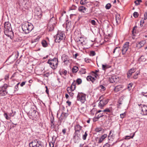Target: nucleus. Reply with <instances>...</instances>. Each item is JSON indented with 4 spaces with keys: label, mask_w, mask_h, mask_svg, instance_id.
Wrapping results in <instances>:
<instances>
[{
    "label": "nucleus",
    "mask_w": 147,
    "mask_h": 147,
    "mask_svg": "<svg viewBox=\"0 0 147 147\" xmlns=\"http://www.w3.org/2000/svg\"><path fill=\"white\" fill-rule=\"evenodd\" d=\"M144 20H145L147 19V11L145 12L144 14Z\"/></svg>",
    "instance_id": "3c124183"
},
{
    "label": "nucleus",
    "mask_w": 147,
    "mask_h": 147,
    "mask_svg": "<svg viewBox=\"0 0 147 147\" xmlns=\"http://www.w3.org/2000/svg\"><path fill=\"white\" fill-rule=\"evenodd\" d=\"M105 8L107 9H109L110 8V3H108L105 6Z\"/></svg>",
    "instance_id": "8fccbe9b"
},
{
    "label": "nucleus",
    "mask_w": 147,
    "mask_h": 147,
    "mask_svg": "<svg viewBox=\"0 0 147 147\" xmlns=\"http://www.w3.org/2000/svg\"><path fill=\"white\" fill-rule=\"evenodd\" d=\"M129 42H127L125 43L122 47L121 51H122V54L124 55L125 54L126 52L128 50L129 47Z\"/></svg>",
    "instance_id": "423d86ee"
},
{
    "label": "nucleus",
    "mask_w": 147,
    "mask_h": 147,
    "mask_svg": "<svg viewBox=\"0 0 147 147\" xmlns=\"http://www.w3.org/2000/svg\"><path fill=\"white\" fill-rule=\"evenodd\" d=\"M68 114L67 113L63 112L61 114L60 117L59 118V119L61 122L63 119H65L68 115Z\"/></svg>",
    "instance_id": "9b49d317"
},
{
    "label": "nucleus",
    "mask_w": 147,
    "mask_h": 147,
    "mask_svg": "<svg viewBox=\"0 0 147 147\" xmlns=\"http://www.w3.org/2000/svg\"><path fill=\"white\" fill-rule=\"evenodd\" d=\"M80 134L79 133L75 132L74 134L73 139L75 143L78 142L80 140Z\"/></svg>",
    "instance_id": "1a4fd4ad"
},
{
    "label": "nucleus",
    "mask_w": 147,
    "mask_h": 147,
    "mask_svg": "<svg viewBox=\"0 0 147 147\" xmlns=\"http://www.w3.org/2000/svg\"><path fill=\"white\" fill-rule=\"evenodd\" d=\"M51 67L53 69H55L57 67L58 64V61L57 58H55L53 59H50L47 61Z\"/></svg>",
    "instance_id": "f03ea898"
},
{
    "label": "nucleus",
    "mask_w": 147,
    "mask_h": 147,
    "mask_svg": "<svg viewBox=\"0 0 147 147\" xmlns=\"http://www.w3.org/2000/svg\"><path fill=\"white\" fill-rule=\"evenodd\" d=\"M116 21L117 23L118 24L120 22V18L119 17L117 18V16H115Z\"/></svg>",
    "instance_id": "09e8293b"
},
{
    "label": "nucleus",
    "mask_w": 147,
    "mask_h": 147,
    "mask_svg": "<svg viewBox=\"0 0 147 147\" xmlns=\"http://www.w3.org/2000/svg\"><path fill=\"white\" fill-rule=\"evenodd\" d=\"M132 85L133 84L131 83H130L128 85L127 88L129 90H131Z\"/></svg>",
    "instance_id": "a18cd8bd"
},
{
    "label": "nucleus",
    "mask_w": 147,
    "mask_h": 147,
    "mask_svg": "<svg viewBox=\"0 0 147 147\" xmlns=\"http://www.w3.org/2000/svg\"><path fill=\"white\" fill-rule=\"evenodd\" d=\"M78 67L76 66H74L72 69V71L74 73L78 71Z\"/></svg>",
    "instance_id": "c85d7f7f"
},
{
    "label": "nucleus",
    "mask_w": 147,
    "mask_h": 147,
    "mask_svg": "<svg viewBox=\"0 0 147 147\" xmlns=\"http://www.w3.org/2000/svg\"><path fill=\"white\" fill-rule=\"evenodd\" d=\"M123 87L121 85H119L116 86L114 88V90L115 92H117L123 89Z\"/></svg>",
    "instance_id": "a211bd4d"
},
{
    "label": "nucleus",
    "mask_w": 147,
    "mask_h": 147,
    "mask_svg": "<svg viewBox=\"0 0 147 147\" xmlns=\"http://www.w3.org/2000/svg\"><path fill=\"white\" fill-rule=\"evenodd\" d=\"M41 43L43 47H45L47 46V43L45 40H43L42 41Z\"/></svg>",
    "instance_id": "bb28decb"
},
{
    "label": "nucleus",
    "mask_w": 147,
    "mask_h": 147,
    "mask_svg": "<svg viewBox=\"0 0 147 147\" xmlns=\"http://www.w3.org/2000/svg\"><path fill=\"white\" fill-rule=\"evenodd\" d=\"M88 136V134L87 133V131L85 132V134L82 136V138L83 140H86V137Z\"/></svg>",
    "instance_id": "473e14b6"
},
{
    "label": "nucleus",
    "mask_w": 147,
    "mask_h": 147,
    "mask_svg": "<svg viewBox=\"0 0 147 147\" xmlns=\"http://www.w3.org/2000/svg\"><path fill=\"white\" fill-rule=\"evenodd\" d=\"M103 111L105 112H106V113L108 115V117L109 118L110 117V111L109 109H107L104 110Z\"/></svg>",
    "instance_id": "393cba45"
},
{
    "label": "nucleus",
    "mask_w": 147,
    "mask_h": 147,
    "mask_svg": "<svg viewBox=\"0 0 147 147\" xmlns=\"http://www.w3.org/2000/svg\"><path fill=\"white\" fill-rule=\"evenodd\" d=\"M3 115L6 119L9 120L10 119V117L8 115L7 113H4Z\"/></svg>",
    "instance_id": "2f4dec72"
},
{
    "label": "nucleus",
    "mask_w": 147,
    "mask_h": 147,
    "mask_svg": "<svg viewBox=\"0 0 147 147\" xmlns=\"http://www.w3.org/2000/svg\"><path fill=\"white\" fill-rule=\"evenodd\" d=\"M144 23V21L143 20H142L140 22V26L142 27L143 26V24Z\"/></svg>",
    "instance_id": "864d4df0"
},
{
    "label": "nucleus",
    "mask_w": 147,
    "mask_h": 147,
    "mask_svg": "<svg viewBox=\"0 0 147 147\" xmlns=\"http://www.w3.org/2000/svg\"><path fill=\"white\" fill-rule=\"evenodd\" d=\"M37 142H38V141L36 140H34L31 142L34 147L37 146Z\"/></svg>",
    "instance_id": "7c9ffc66"
},
{
    "label": "nucleus",
    "mask_w": 147,
    "mask_h": 147,
    "mask_svg": "<svg viewBox=\"0 0 147 147\" xmlns=\"http://www.w3.org/2000/svg\"><path fill=\"white\" fill-rule=\"evenodd\" d=\"M82 80L80 78H78L76 80V82L78 84H81L82 83Z\"/></svg>",
    "instance_id": "a19ab883"
},
{
    "label": "nucleus",
    "mask_w": 147,
    "mask_h": 147,
    "mask_svg": "<svg viewBox=\"0 0 147 147\" xmlns=\"http://www.w3.org/2000/svg\"><path fill=\"white\" fill-rule=\"evenodd\" d=\"M103 139L102 138H101V137L99 139V140L98 141V143H101L102 142V141H103Z\"/></svg>",
    "instance_id": "4d7b16f0"
},
{
    "label": "nucleus",
    "mask_w": 147,
    "mask_h": 147,
    "mask_svg": "<svg viewBox=\"0 0 147 147\" xmlns=\"http://www.w3.org/2000/svg\"><path fill=\"white\" fill-rule=\"evenodd\" d=\"M96 54L95 52L94 51H90V55L93 56H94Z\"/></svg>",
    "instance_id": "4c0bfd02"
},
{
    "label": "nucleus",
    "mask_w": 147,
    "mask_h": 147,
    "mask_svg": "<svg viewBox=\"0 0 147 147\" xmlns=\"http://www.w3.org/2000/svg\"><path fill=\"white\" fill-rule=\"evenodd\" d=\"M18 86H17V85H16L15 87V89L14 90L15 91H17L18 90Z\"/></svg>",
    "instance_id": "0e129e2a"
},
{
    "label": "nucleus",
    "mask_w": 147,
    "mask_h": 147,
    "mask_svg": "<svg viewBox=\"0 0 147 147\" xmlns=\"http://www.w3.org/2000/svg\"><path fill=\"white\" fill-rule=\"evenodd\" d=\"M119 81V78L115 76H113L111 77V83L117 82Z\"/></svg>",
    "instance_id": "f8f14e48"
},
{
    "label": "nucleus",
    "mask_w": 147,
    "mask_h": 147,
    "mask_svg": "<svg viewBox=\"0 0 147 147\" xmlns=\"http://www.w3.org/2000/svg\"><path fill=\"white\" fill-rule=\"evenodd\" d=\"M50 147H53L54 146V143L52 142H50L49 143Z\"/></svg>",
    "instance_id": "5fc2aeb1"
},
{
    "label": "nucleus",
    "mask_w": 147,
    "mask_h": 147,
    "mask_svg": "<svg viewBox=\"0 0 147 147\" xmlns=\"http://www.w3.org/2000/svg\"><path fill=\"white\" fill-rule=\"evenodd\" d=\"M77 100L83 103L86 101V95L82 93H78L77 97Z\"/></svg>",
    "instance_id": "39448f33"
},
{
    "label": "nucleus",
    "mask_w": 147,
    "mask_h": 147,
    "mask_svg": "<svg viewBox=\"0 0 147 147\" xmlns=\"http://www.w3.org/2000/svg\"><path fill=\"white\" fill-rule=\"evenodd\" d=\"M142 1V0H136L135 1L134 3L136 5H138L140 4V3Z\"/></svg>",
    "instance_id": "c9c22d12"
},
{
    "label": "nucleus",
    "mask_w": 147,
    "mask_h": 147,
    "mask_svg": "<svg viewBox=\"0 0 147 147\" xmlns=\"http://www.w3.org/2000/svg\"><path fill=\"white\" fill-rule=\"evenodd\" d=\"M51 128H53L54 127V123H51Z\"/></svg>",
    "instance_id": "680f3d73"
},
{
    "label": "nucleus",
    "mask_w": 147,
    "mask_h": 147,
    "mask_svg": "<svg viewBox=\"0 0 147 147\" xmlns=\"http://www.w3.org/2000/svg\"><path fill=\"white\" fill-rule=\"evenodd\" d=\"M90 22L93 26H96V25L95 21L94 20H91Z\"/></svg>",
    "instance_id": "58836bf2"
},
{
    "label": "nucleus",
    "mask_w": 147,
    "mask_h": 147,
    "mask_svg": "<svg viewBox=\"0 0 147 147\" xmlns=\"http://www.w3.org/2000/svg\"><path fill=\"white\" fill-rule=\"evenodd\" d=\"M107 137V135L106 134H104V135L102 136L101 138H102L103 140Z\"/></svg>",
    "instance_id": "052dcab7"
},
{
    "label": "nucleus",
    "mask_w": 147,
    "mask_h": 147,
    "mask_svg": "<svg viewBox=\"0 0 147 147\" xmlns=\"http://www.w3.org/2000/svg\"><path fill=\"white\" fill-rule=\"evenodd\" d=\"M121 51V49L119 47H116L114 49L113 51V54H118Z\"/></svg>",
    "instance_id": "4468645a"
},
{
    "label": "nucleus",
    "mask_w": 147,
    "mask_h": 147,
    "mask_svg": "<svg viewBox=\"0 0 147 147\" xmlns=\"http://www.w3.org/2000/svg\"><path fill=\"white\" fill-rule=\"evenodd\" d=\"M22 29L24 33L27 34L31 32L33 28V26L31 23L25 22L22 25Z\"/></svg>",
    "instance_id": "f257e3e1"
},
{
    "label": "nucleus",
    "mask_w": 147,
    "mask_h": 147,
    "mask_svg": "<svg viewBox=\"0 0 147 147\" xmlns=\"http://www.w3.org/2000/svg\"><path fill=\"white\" fill-rule=\"evenodd\" d=\"M68 93H69V95L71 96H72L74 95V93L72 92H70Z\"/></svg>",
    "instance_id": "338daca9"
},
{
    "label": "nucleus",
    "mask_w": 147,
    "mask_h": 147,
    "mask_svg": "<svg viewBox=\"0 0 147 147\" xmlns=\"http://www.w3.org/2000/svg\"><path fill=\"white\" fill-rule=\"evenodd\" d=\"M139 72H136L134 76H133V78L134 79H137L138 78L137 76H138V74H139Z\"/></svg>",
    "instance_id": "37998d69"
},
{
    "label": "nucleus",
    "mask_w": 147,
    "mask_h": 147,
    "mask_svg": "<svg viewBox=\"0 0 147 147\" xmlns=\"http://www.w3.org/2000/svg\"><path fill=\"white\" fill-rule=\"evenodd\" d=\"M80 72L81 74H85L86 73V69H84L81 68L80 71Z\"/></svg>",
    "instance_id": "72a5a7b5"
},
{
    "label": "nucleus",
    "mask_w": 147,
    "mask_h": 147,
    "mask_svg": "<svg viewBox=\"0 0 147 147\" xmlns=\"http://www.w3.org/2000/svg\"><path fill=\"white\" fill-rule=\"evenodd\" d=\"M139 62H144L146 60V59L144 56H142L138 59Z\"/></svg>",
    "instance_id": "a878e982"
},
{
    "label": "nucleus",
    "mask_w": 147,
    "mask_h": 147,
    "mask_svg": "<svg viewBox=\"0 0 147 147\" xmlns=\"http://www.w3.org/2000/svg\"><path fill=\"white\" fill-rule=\"evenodd\" d=\"M50 121L51 122V123H54V119L53 117L52 118H51L50 119Z\"/></svg>",
    "instance_id": "e2e57ef3"
},
{
    "label": "nucleus",
    "mask_w": 147,
    "mask_h": 147,
    "mask_svg": "<svg viewBox=\"0 0 147 147\" xmlns=\"http://www.w3.org/2000/svg\"><path fill=\"white\" fill-rule=\"evenodd\" d=\"M142 111L143 112V115H147V106L143 105L142 107Z\"/></svg>",
    "instance_id": "dca6fc26"
},
{
    "label": "nucleus",
    "mask_w": 147,
    "mask_h": 147,
    "mask_svg": "<svg viewBox=\"0 0 147 147\" xmlns=\"http://www.w3.org/2000/svg\"><path fill=\"white\" fill-rule=\"evenodd\" d=\"M78 9L81 12L85 13L86 9L85 7L81 6L79 7Z\"/></svg>",
    "instance_id": "4be33fe9"
},
{
    "label": "nucleus",
    "mask_w": 147,
    "mask_h": 147,
    "mask_svg": "<svg viewBox=\"0 0 147 147\" xmlns=\"http://www.w3.org/2000/svg\"><path fill=\"white\" fill-rule=\"evenodd\" d=\"M62 59L65 63L67 64L69 63V59L68 57L65 55H63L62 57Z\"/></svg>",
    "instance_id": "9d476101"
},
{
    "label": "nucleus",
    "mask_w": 147,
    "mask_h": 147,
    "mask_svg": "<svg viewBox=\"0 0 147 147\" xmlns=\"http://www.w3.org/2000/svg\"><path fill=\"white\" fill-rule=\"evenodd\" d=\"M77 41L78 43L79 44L82 46L85 45L86 44L85 39L83 37H80L78 38L77 39Z\"/></svg>",
    "instance_id": "0eeeda50"
},
{
    "label": "nucleus",
    "mask_w": 147,
    "mask_h": 147,
    "mask_svg": "<svg viewBox=\"0 0 147 147\" xmlns=\"http://www.w3.org/2000/svg\"><path fill=\"white\" fill-rule=\"evenodd\" d=\"M145 42L144 41L142 40L139 43L138 45H139V47L141 48L144 45Z\"/></svg>",
    "instance_id": "c756f323"
},
{
    "label": "nucleus",
    "mask_w": 147,
    "mask_h": 147,
    "mask_svg": "<svg viewBox=\"0 0 147 147\" xmlns=\"http://www.w3.org/2000/svg\"><path fill=\"white\" fill-rule=\"evenodd\" d=\"M55 25L49 24L48 23L47 27L49 31H51L54 29Z\"/></svg>",
    "instance_id": "aec40b11"
},
{
    "label": "nucleus",
    "mask_w": 147,
    "mask_h": 147,
    "mask_svg": "<svg viewBox=\"0 0 147 147\" xmlns=\"http://www.w3.org/2000/svg\"><path fill=\"white\" fill-rule=\"evenodd\" d=\"M9 87L6 84H4L3 86L0 87V96H4L6 95L8 93L6 89Z\"/></svg>",
    "instance_id": "20e7f679"
},
{
    "label": "nucleus",
    "mask_w": 147,
    "mask_h": 147,
    "mask_svg": "<svg viewBox=\"0 0 147 147\" xmlns=\"http://www.w3.org/2000/svg\"><path fill=\"white\" fill-rule=\"evenodd\" d=\"M4 33L6 35H8L9 32H12V28L9 22H5L4 23Z\"/></svg>",
    "instance_id": "7ed1b4c3"
},
{
    "label": "nucleus",
    "mask_w": 147,
    "mask_h": 147,
    "mask_svg": "<svg viewBox=\"0 0 147 147\" xmlns=\"http://www.w3.org/2000/svg\"><path fill=\"white\" fill-rule=\"evenodd\" d=\"M82 127L80 126L79 124H77L76 125L74 126V129L75 130V132L76 133H79L80 130H81Z\"/></svg>",
    "instance_id": "ddd939ff"
},
{
    "label": "nucleus",
    "mask_w": 147,
    "mask_h": 147,
    "mask_svg": "<svg viewBox=\"0 0 147 147\" xmlns=\"http://www.w3.org/2000/svg\"><path fill=\"white\" fill-rule=\"evenodd\" d=\"M29 146L30 147H34L31 142L29 143Z\"/></svg>",
    "instance_id": "774afa93"
},
{
    "label": "nucleus",
    "mask_w": 147,
    "mask_h": 147,
    "mask_svg": "<svg viewBox=\"0 0 147 147\" xmlns=\"http://www.w3.org/2000/svg\"><path fill=\"white\" fill-rule=\"evenodd\" d=\"M110 67V66L109 65L107 64L102 65V69L104 70H105Z\"/></svg>",
    "instance_id": "5701e85b"
},
{
    "label": "nucleus",
    "mask_w": 147,
    "mask_h": 147,
    "mask_svg": "<svg viewBox=\"0 0 147 147\" xmlns=\"http://www.w3.org/2000/svg\"><path fill=\"white\" fill-rule=\"evenodd\" d=\"M110 145L108 143H106L103 146V147H109Z\"/></svg>",
    "instance_id": "13d9d810"
},
{
    "label": "nucleus",
    "mask_w": 147,
    "mask_h": 147,
    "mask_svg": "<svg viewBox=\"0 0 147 147\" xmlns=\"http://www.w3.org/2000/svg\"><path fill=\"white\" fill-rule=\"evenodd\" d=\"M67 91L68 93H69L70 92H71L73 91L72 89L70 87H68L67 89Z\"/></svg>",
    "instance_id": "49530a36"
},
{
    "label": "nucleus",
    "mask_w": 147,
    "mask_h": 147,
    "mask_svg": "<svg viewBox=\"0 0 147 147\" xmlns=\"http://www.w3.org/2000/svg\"><path fill=\"white\" fill-rule=\"evenodd\" d=\"M135 135V133H134L132 136H126L125 137V139H129L130 138H133Z\"/></svg>",
    "instance_id": "de8ad7c7"
},
{
    "label": "nucleus",
    "mask_w": 147,
    "mask_h": 147,
    "mask_svg": "<svg viewBox=\"0 0 147 147\" xmlns=\"http://www.w3.org/2000/svg\"><path fill=\"white\" fill-rule=\"evenodd\" d=\"M139 14L138 13L136 12H135L133 13V16L135 18H137Z\"/></svg>",
    "instance_id": "79ce46f5"
},
{
    "label": "nucleus",
    "mask_w": 147,
    "mask_h": 147,
    "mask_svg": "<svg viewBox=\"0 0 147 147\" xmlns=\"http://www.w3.org/2000/svg\"><path fill=\"white\" fill-rule=\"evenodd\" d=\"M86 79L88 81H91L92 83H93L95 80L94 78L92 77L91 76H87L86 78Z\"/></svg>",
    "instance_id": "412c9836"
},
{
    "label": "nucleus",
    "mask_w": 147,
    "mask_h": 147,
    "mask_svg": "<svg viewBox=\"0 0 147 147\" xmlns=\"http://www.w3.org/2000/svg\"><path fill=\"white\" fill-rule=\"evenodd\" d=\"M37 146L38 147H40V146H42V147H44V145L43 144V143L41 142H38H38H37Z\"/></svg>",
    "instance_id": "f704fd0d"
},
{
    "label": "nucleus",
    "mask_w": 147,
    "mask_h": 147,
    "mask_svg": "<svg viewBox=\"0 0 147 147\" xmlns=\"http://www.w3.org/2000/svg\"><path fill=\"white\" fill-rule=\"evenodd\" d=\"M26 83V81L22 82L20 84L21 86L23 87L25 84Z\"/></svg>",
    "instance_id": "bf43d9fd"
},
{
    "label": "nucleus",
    "mask_w": 147,
    "mask_h": 147,
    "mask_svg": "<svg viewBox=\"0 0 147 147\" xmlns=\"http://www.w3.org/2000/svg\"><path fill=\"white\" fill-rule=\"evenodd\" d=\"M86 0H81L80 3L82 5H84L86 3Z\"/></svg>",
    "instance_id": "c03bdc74"
},
{
    "label": "nucleus",
    "mask_w": 147,
    "mask_h": 147,
    "mask_svg": "<svg viewBox=\"0 0 147 147\" xmlns=\"http://www.w3.org/2000/svg\"><path fill=\"white\" fill-rule=\"evenodd\" d=\"M96 111V109L93 108L90 111V113L91 115H93L94 114Z\"/></svg>",
    "instance_id": "ea45409f"
},
{
    "label": "nucleus",
    "mask_w": 147,
    "mask_h": 147,
    "mask_svg": "<svg viewBox=\"0 0 147 147\" xmlns=\"http://www.w3.org/2000/svg\"><path fill=\"white\" fill-rule=\"evenodd\" d=\"M123 99L122 98H121L119 99L118 102L119 103V105H121L122 104L121 102H122Z\"/></svg>",
    "instance_id": "603ef678"
},
{
    "label": "nucleus",
    "mask_w": 147,
    "mask_h": 147,
    "mask_svg": "<svg viewBox=\"0 0 147 147\" xmlns=\"http://www.w3.org/2000/svg\"><path fill=\"white\" fill-rule=\"evenodd\" d=\"M70 87L72 89L73 91H74L75 90L76 88V83L74 81L71 84Z\"/></svg>",
    "instance_id": "cd10ccee"
},
{
    "label": "nucleus",
    "mask_w": 147,
    "mask_h": 147,
    "mask_svg": "<svg viewBox=\"0 0 147 147\" xmlns=\"http://www.w3.org/2000/svg\"><path fill=\"white\" fill-rule=\"evenodd\" d=\"M56 23V21L55 18L54 17H52L50 19L49 23V24H52L53 25H55Z\"/></svg>",
    "instance_id": "6ab92c4d"
},
{
    "label": "nucleus",
    "mask_w": 147,
    "mask_h": 147,
    "mask_svg": "<svg viewBox=\"0 0 147 147\" xmlns=\"http://www.w3.org/2000/svg\"><path fill=\"white\" fill-rule=\"evenodd\" d=\"M142 94L144 96L147 97V92H142Z\"/></svg>",
    "instance_id": "6e6d98bb"
},
{
    "label": "nucleus",
    "mask_w": 147,
    "mask_h": 147,
    "mask_svg": "<svg viewBox=\"0 0 147 147\" xmlns=\"http://www.w3.org/2000/svg\"><path fill=\"white\" fill-rule=\"evenodd\" d=\"M125 113L121 114H120V117L121 118H124L125 115Z\"/></svg>",
    "instance_id": "69168bd1"
},
{
    "label": "nucleus",
    "mask_w": 147,
    "mask_h": 147,
    "mask_svg": "<svg viewBox=\"0 0 147 147\" xmlns=\"http://www.w3.org/2000/svg\"><path fill=\"white\" fill-rule=\"evenodd\" d=\"M135 71V69L134 68H132L130 69L127 73V77L129 78L131 76L132 73L134 72Z\"/></svg>",
    "instance_id": "2eb2a0df"
},
{
    "label": "nucleus",
    "mask_w": 147,
    "mask_h": 147,
    "mask_svg": "<svg viewBox=\"0 0 147 147\" xmlns=\"http://www.w3.org/2000/svg\"><path fill=\"white\" fill-rule=\"evenodd\" d=\"M98 89L100 90L101 92L105 90V88L102 85H100L98 87Z\"/></svg>",
    "instance_id": "b1692460"
},
{
    "label": "nucleus",
    "mask_w": 147,
    "mask_h": 147,
    "mask_svg": "<svg viewBox=\"0 0 147 147\" xmlns=\"http://www.w3.org/2000/svg\"><path fill=\"white\" fill-rule=\"evenodd\" d=\"M64 38L63 34L62 32H59L57 34L55 39V41L58 42H59L61 40H63Z\"/></svg>",
    "instance_id": "6e6552de"
},
{
    "label": "nucleus",
    "mask_w": 147,
    "mask_h": 147,
    "mask_svg": "<svg viewBox=\"0 0 147 147\" xmlns=\"http://www.w3.org/2000/svg\"><path fill=\"white\" fill-rule=\"evenodd\" d=\"M102 129L100 127H98L96 128L95 129V131L96 132H99L102 131Z\"/></svg>",
    "instance_id": "e433bc0d"
},
{
    "label": "nucleus",
    "mask_w": 147,
    "mask_h": 147,
    "mask_svg": "<svg viewBox=\"0 0 147 147\" xmlns=\"http://www.w3.org/2000/svg\"><path fill=\"white\" fill-rule=\"evenodd\" d=\"M103 98V96H101L99 98V100H100V102L99 103V106L100 107H102L104 105H105V103H104L103 102V100H102L101 99V98Z\"/></svg>",
    "instance_id": "f3484780"
}]
</instances>
